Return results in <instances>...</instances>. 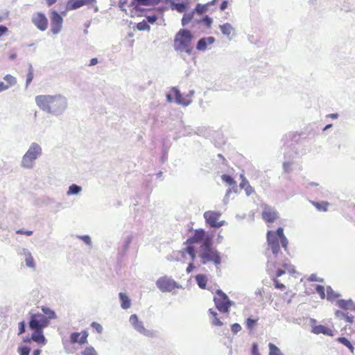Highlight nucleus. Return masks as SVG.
<instances>
[{
    "label": "nucleus",
    "mask_w": 355,
    "mask_h": 355,
    "mask_svg": "<svg viewBox=\"0 0 355 355\" xmlns=\"http://www.w3.org/2000/svg\"><path fill=\"white\" fill-rule=\"evenodd\" d=\"M202 242L200 246L198 256L202 264H206L209 262L213 263L217 266L221 263V257L220 252L212 248V236L207 234L206 232L201 228L194 230L193 234L189 237L185 242L186 247L181 250V253L189 254L191 261H194L196 258V248L195 244Z\"/></svg>",
    "instance_id": "obj_1"
},
{
    "label": "nucleus",
    "mask_w": 355,
    "mask_h": 355,
    "mask_svg": "<svg viewBox=\"0 0 355 355\" xmlns=\"http://www.w3.org/2000/svg\"><path fill=\"white\" fill-rule=\"evenodd\" d=\"M49 325V321L44 314L40 313L31 314L28 327L33 332L31 337H26L24 339V343H30L31 340L40 346H44L46 343V339L44 335L43 329Z\"/></svg>",
    "instance_id": "obj_2"
},
{
    "label": "nucleus",
    "mask_w": 355,
    "mask_h": 355,
    "mask_svg": "<svg viewBox=\"0 0 355 355\" xmlns=\"http://www.w3.org/2000/svg\"><path fill=\"white\" fill-rule=\"evenodd\" d=\"M37 105L43 111L58 114L67 107L66 99L60 95H39L35 97Z\"/></svg>",
    "instance_id": "obj_3"
},
{
    "label": "nucleus",
    "mask_w": 355,
    "mask_h": 355,
    "mask_svg": "<svg viewBox=\"0 0 355 355\" xmlns=\"http://www.w3.org/2000/svg\"><path fill=\"white\" fill-rule=\"evenodd\" d=\"M267 243L274 255L277 256L280 251L279 243L282 248L287 251L288 239L284 234L282 227H279L276 231L269 230L266 234Z\"/></svg>",
    "instance_id": "obj_4"
},
{
    "label": "nucleus",
    "mask_w": 355,
    "mask_h": 355,
    "mask_svg": "<svg viewBox=\"0 0 355 355\" xmlns=\"http://www.w3.org/2000/svg\"><path fill=\"white\" fill-rule=\"evenodd\" d=\"M193 35L190 31L180 29L176 34L174 40V47L176 50L184 51L188 54L191 53Z\"/></svg>",
    "instance_id": "obj_5"
},
{
    "label": "nucleus",
    "mask_w": 355,
    "mask_h": 355,
    "mask_svg": "<svg viewBox=\"0 0 355 355\" xmlns=\"http://www.w3.org/2000/svg\"><path fill=\"white\" fill-rule=\"evenodd\" d=\"M42 148L36 143H33L23 156L21 166L24 168H32L34 161L41 154Z\"/></svg>",
    "instance_id": "obj_6"
},
{
    "label": "nucleus",
    "mask_w": 355,
    "mask_h": 355,
    "mask_svg": "<svg viewBox=\"0 0 355 355\" xmlns=\"http://www.w3.org/2000/svg\"><path fill=\"white\" fill-rule=\"evenodd\" d=\"M156 286L163 293L173 292L182 287L179 283L167 275L158 278L156 281Z\"/></svg>",
    "instance_id": "obj_7"
},
{
    "label": "nucleus",
    "mask_w": 355,
    "mask_h": 355,
    "mask_svg": "<svg viewBox=\"0 0 355 355\" xmlns=\"http://www.w3.org/2000/svg\"><path fill=\"white\" fill-rule=\"evenodd\" d=\"M214 302L217 309L222 313L229 312L230 308L232 304L228 296L221 290L216 291L214 297Z\"/></svg>",
    "instance_id": "obj_8"
},
{
    "label": "nucleus",
    "mask_w": 355,
    "mask_h": 355,
    "mask_svg": "<svg viewBox=\"0 0 355 355\" xmlns=\"http://www.w3.org/2000/svg\"><path fill=\"white\" fill-rule=\"evenodd\" d=\"M167 101L171 103L173 98L178 104L187 106L191 103V96L189 95L183 96L176 87H173L170 93L166 95Z\"/></svg>",
    "instance_id": "obj_9"
},
{
    "label": "nucleus",
    "mask_w": 355,
    "mask_h": 355,
    "mask_svg": "<svg viewBox=\"0 0 355 355\" xmlns=\"http://www.w3.org/2000/svg\"><path fill=\"white\" fill-rule=\"evenodd\" d=\"M220 216V212L215 211H207L203 214L206 223L211 227H220L225 224L224 220L219 221Z\"/></svg>",
    "instance_id": "obj_10"
},
{
    "label": "nucleus",
    "mask_w": 355,
    "mask_h": 355,
    "mask_svg": "<svg viewBox=\"0 0 355 355\" xmlns=\"http://www.w3.org/2000/svg\"><path fill=\"white\" fill-rule=\"evenodd\" d=\"M32 22L42 31H45L48 27V19L42 12L35 14L32 17Z\"/></svg>",
    "instance_id": "obj_11"
},
{
    "label": "nucleus",
    "mask_w": 355,
    "mask_h": 355,
    "mask_svg": "<svg viewBox=\"0 0 355 355\" xmlns=\"http://www.w3.org/2000/svg\"><path fill=\"white\" fill-rule=\"evenodd\" d=\"M51 31L53 34L58 33L62 26L63 19L56 11H52L51 13Z\"/></svg>",
    "instance_id": "obj_12"
},
{
    "label": "nucleus",
    "mask_w": 355,
    "mask_h": 355,
    "mask_svg": "<svg viewBox=\"0 0 355 355\" xmlns=\"http://www.w3.org/2000/svg\"><path fill=\"white\" fill-rule=\"evenodd\" d=\"M278 218L277 211L268 206H265L262 211V218L266 223H273Z\"/></svg>",
    "instance_id": "obj_13"
},
{
    "label": "nucleus",
    "mask_w": 355,
    "mask_h": 355,
    "mask_svg": "<svg viewBox=\"0 0 355 355\" xmlns=\"http://www.w3.org/2000/svg\"><path fill=\"white\" fill-rule=\"evenodd\" d=\"M88 333L83 331L81 333L74 332L70 336V340L72 344L78 343L84 345L87 343Z\"/></svg>",
    "instance_id": "obj_14"
},
{
    "label": "nucleus",
    "mask_w": 355,
    "mask_h": 355,
    "mask_svg": "<svg viewBox=\"0 0 355 355\" xmlns=\"http://www.w3.org/2000/svg\"><path fill=\"white\" fill-rule=\"evenodd\" d=\"M311 332L314 334H324L325 336H333L334 331L332 329L324 325L318 324L312 327Z\"/></svg>",
    "instance_id": "obj_15"
},
{
    "label": "nucleus",
    "mask_w": 355,
    "mask_h": 355,
    "mask_svg": "<svg viewBox=\"0 0 355 355\" xmlns=\"http://www.w3.org/2000/svg\"><path fill=\"white\" fill-rule=\"evenodd\" d=\"M96 0H71L67 3V8L70 10H76L83 6L92 3Z\"/></svg>",
    "instance_id": "obj_16"
},
{
    "label": "nucleus",
    "mask_w": 355,
    "mask_h": 355,
    "mask_svg": "<svg viewBox=\"0 0 355 355\" xmlns=\"http://www.w3.org/2000/svg\"><path fill=\"white\" fill-rule=\"evenodd\" d=\"M241 182L240 183V187L245 190L246 195L249 196L252 195V193H254L255 192L254 189L250 184L249 182L245 178L243 174L241 175Z\"/></svg>",
    "instance_id": "obj_17"
},
{
    "label": "nucleus",
    "mask_w": 355,
    "mask_h": 355,
    "mask_svg": "<svg viewBox=\"0 0 355 355\" xmlns=\"http://www.w3.org/2000/svg\"><path fill=\"white\" fill-rule=\"evenodd\" d=\"M215 39L213 37H208L200 39L196 46V48L199 51L206 50L208 45L211 44L214 42Z\"/></svg>",
    "instance_id": "obj_18"
},
{
    "label": "nucleus",
    "mask_w": 355,
    "mask_h": 355,
    "mask_svg": "<svg viewBox=\"0 0 355 355\" xmlns=\"http://www.w3.org/2000/svg\"><path fill=\"white\" fill-rule=\"evenodd\" d=\"M282 267L284 268V269H278L276 272V275L274 278L277 279V277L283 275L286 272H288L289 273H295V272L294 266L291 264L285 263L282 265Z\"/></svg>",
    "instance_id": "obj_19"
},
{
    "label": "nucleus",
    "mask_w": 355,
    "mask_h": 355,
    "mask_svg": "<svg viewBox=\"0 0 355 355\" xmlns=\"http://www.w3.org/2000/svg\"><path fill=\"white\" fill-rule=\"evenodd\" d=\"M134 327L139 332H140L141 334H142L146 336L153 337L155 336V334L153 331H149V330H147L146 329H145L142 322L140 321L136 325H135Z\"/></svg>",
    "instance_id": "obj_20"
},
{
    "label": "nucleus",
    "mask_w": 355,
    "mask_h": 355,
    "mask_svg": "<svg viewBox=\"0 0 355 355\" xmlns=\"http://www.w3.org/2000/svg\"><path fill=\"white\" fill-rule=\"evenodd\" d=\"M220 29L223 34L227 35V37H230L234 34V28L229 23H226L220 26Z\"/></svg>",
    "instance_id": "obj_21"
},
{
    "label": "nucleus",
    "mask_w": 355,
    "mask_h": 355,
    "mask_svg": "<svg viewBox=\"0 0 355 355\" xmlns=\"http://www.w3.org/2000/svg\"><path fill=\"white\" fill-rule=\"evenodd\" d=\"M196 280L200 288L205 289L207 283V278L206 275L200 274L196 276Z\"/></svg>",
    "instance_id": "obj_22"
},
{
    "label": "nucleus",
    "mask_w": 355,
    "mask_h": 355,
    "mask_svg": "<svg viewBox=\"0 0 355 355\" xmlns=\"http://www.w3.org/2000/svg\"><path fill=\"white\" fill-rule=\"evenodd\" d=\"M119 295L121 300V307L124 309L129 308L130 306V301L128 297L123 293H120Z\"/></svg>",
    "instance_id": "obj_23"
},
{
    "label": "nucleus",
    "mask_w": 355,
    "mask_h": 355,
    "mask_svg": "<svg viewBox=\"0 0 355 355\" xmlns=\"http://www.w3.org/2000/svg\"><path fill=\"white\" fill-rule=\"evenodd\" d=\"M214 0L211 1V2L209 3H207L206 4H197L196 6V12L200 14V15H202L203 14L204 12H205L207 9H208V7L212 4L214 3Z\"/></svg>",
    "instance_id": "obj_24"
},
{
    "label": "nucleus",
    "mask_w": 355,
    "mask_h": 355,
    "mask_svg": "<svg viewBox=\"0 0 355 355\" xmlns=\"http://www.w3.org/2000/svg\"><path fill=\"white\" fill-rule=\"evenodd\" d=\"M313 205L318 210L322 211H327L329 205V202L326 201L312 202Z\"/></svg>",
    "instance_id": "obj_25"
},
{
    "label": "nucleus",
    "mask_w": 355,
    "mask_h": 355,
    "mask_svg": "<svg viewBox=\"0 0 355 355\" xmlns=\"http://www.w3.org/2000/svg\"><path fill=\"white\" fill-rule=\"evenodd\" d=\"M222 180L227 184L232 186V188H236V182L229 175L224 174L221 176Z\"/></svg>",
    "instance_id": "obj_26"
},
{
    "label": "nucleus",
    "mask_w": 355,
    "mask_h": 355,
    "mask_svg": "<svg viewBox=\"0 0 355 355\" xmlns=\"http://www.w3.org/2000/svg\"><path fill=\"white\" fill-rule=\"evenodd\" d=\"M338 343L343 344V345H345V347H347L350 351L351 352H354V347L352 345V344L350 343V341L345 338V337H339L337 338L336 340Z\"/></svg>",
    "instance_id": "obj_27"
},
{
    "label": "nucleus",
    "mask_w": 355,
    "mask_h": 355,
    "mask_svg": "<svg viewBox=\"0 0 355 355\" xmlns=\"http://www.w3.org/2000/svg\"><path fill=\"white\" fill-rule=\"evenodd\" d=\"M42 309L44 313L43 314H44V317L48 319L49 322L51 319H54L56 318V315H55V312L51 310L50 309H49L47 307H43Z\"/></svg>",
    "instance_id": "obj_28"
},
{
    "label": "nucleus",
    "mask_w": 355,
    "mask_h": 355,
    "mask_svg": "<svg viewBox=\"0 0 355 355\" xmlns=\"http://www.w3.org/2000/svg\"><path fill=\"white\" fill-rule=\"evenodd\" d=\"M269 355H284L280 349L273 343L268 344Z\"/></svg>",
    "instance_id": "obj_29"
},
{
    "label": "nucleus",
    "mask_w": 355,
    "mask_h": 355,
    "mask_svg": "<svg viewBox=\"0 0 355 355\" xmlns=\"http://www.w3.org/2000/svg\"><path fill=\"white\" fill-rule=\"evenodd\" d=\"M210 315L213 317L212 324L216 326H222L223 322L220 320V319L217 317V313L213 311L211 309L209 310Z\"/></svg>",
    "instance_id": "obj_30"
},
{
    "label": "nucleus",
    "mask_w": 355,
    "mask_h": 355,
    "mask_svg": "<svg viewBox=\"0 0 355 355\" xmlns=\"http://www.w3.org/2000/svg\"><path fill=\"white\" fill-rule=\"evenodd\" d=\"M26 264L28 267L35 268V261L31 253H27L25 258Z\"/></svg>",
    "instance_id": "obj_31"
},
{
    "label": "nucleus",
    "mask_w": 355,
    "mask_h": 355,
    "mask_svg": "<svg viewBox=\"0 0 355 355\" xmlns=\"http://www.w3.org/2000/svg\"><path fill=\"white\" fill-rule=\"evenodd\" d=\"M3 79L6 81L7 85H9V87L15 85L17 83L16 78L10 74L5 76Z\"/></svg>",
    "instance_id": "obj_32"
},
{
    "label": "nucleus",
    "mask_w": 355,
    "mask_h": 355,
    "mask_svg": "<svg viewBox=\"0 0 355 355\" xmlns=\"http://www.w3.org/2000/svg\"><path fill=\"white\" fill-rule=\"evenodd\" d=\"M81 355H98L96 351L92 346L87 347L82 352Z\"/></svg>",
    "instance_id": "obj_33"
},
{
    "label": "nucleus",
    "mask_w": 355,
    "mask_h": 355,
    "mask_svg": "<svg viewBox=\"0 0 355 355\" xmlns=\"http://www.w3.org/2000/svg\"><path fill=\"white\" fill-rule=\"evenodd\" d=\"M31 348L27 346H21L18 347L17 352L19 355H29Z\"/></svg>",
    "instance_id": "obj_34"
},
{
    "label": "nucleus",
    "mask_w": 355,
    "mask_h": 355,
    "mask_svg": "<svg viewBox=\"0 0 355 355\" xmlns=\"http://www.w3.org/2000/svg\"><path fill=\"white\" fill-rule=\"evenodd\" d=\"M81 190V188L76 185V184H72L69 187L68 194H77Z\"/></svg>",
    "instance_id": "obj_35"
},
{
    "label": "nucleus",
    "mask_w": 355,
    "mask_h": 355,
    "mask_svg": "<svg viewBox=\"0 0 355 355\" xmlns=\"http://www.w3.org/2000/svg\"><path fill=\"white\" fill-rule=\"evenodd\" d=\"M258 319H252V318H248L246 320V322H245V324H246V327L251 330L254 328V327L255 326L257 322Z\"/></svg>",
    "instance_id": "obj_36"
},
{
    "label": "nucleus",
    "mask_w": 355,
    "mask_h": 355,
    "mask_svg": "<svg viewBox=\"0 0 355 355\" xmlns=\"http://www.w3.org/2000/svg\"><path fill=\"white\" fill-rule=\"evenodd\" d=\"M315 291L318 293L322 299L325 297L324 288L322 285H317L315 287Z\"/></svg>",
    "instance_id": "obj_37"
},
{
    "label": "nucleus",
    "mask_w": 355,
    "mask_h": 355,
    "mask_svg": "<svg viewBox=\"0 0 355 355\" xmlns=\"http://www.w3.org/2000/svg\"><path fill=\"white\" fill-rule=\"evenodd\" d=\"M349 304L350 302L344 300H340L338 302V306L344 309H348Z\"/></svg>",
    "instance_id": "obj_38"
},
{
    "label": "nucleus",
    "mask_w": 355,
    "mask_h": 355,
    "mask_svg": "<svg viewBox=\"0 0 355 355\" xmlns=\"http://www.w3.org/2000/svg\"><path fill=\"white\" fill-rule=\"evenodd\" d=\"M91 326L96 330L97 333L101 334L103 332V327L99 323L93 322Z\"/></svg>",
    "instance_id": "obj_39"
},
{
    "label": "nucleus",
    "mask_w": 355,
    "mask_h": 355,
    "mask_svg": "<svg viewBox=\"0 0 355 355\" xmlns=\"http://www.w3.org/2000/svg\"><path fill=\"white\" fill-rule=\"evenodd\" d=\"M336 315L337 317L345 316V320H346L347 322H348L349 323H352L353 322V317L345 315V314L343 312H341V311H337L336 312Z\"/></svg>",
    "instance_id": "obj_40"
},
{
    "label": "nucleus",
    "mask_w": 355,
    "mask_h": 355,
    "mask_svg": "<svg viewBox=\"0 0 355 355\" xmlns=\"http://www.w3.org/2000/svg\"><path fill=\"white\" fill-rule=\"evenodd\" d=\"M231 330L234 334H236L241 330V327L239 324L234 323L232 325Z\"/></svg>",
    "instance_id": "obj_41"
},
{
    "label": "nucleus",
    "mask_w": 355,
    "mask_h": 355,
    "mask_svg": "<svg viewBox=\"0 0 355 355\" xmlns=\"http://www.w3.org/2000/svg\"><path fill=\"white\" fill-rule=\"evenodd\" d=\"M33 79V72L31 68L29 69L26 78V86L28 85Z\"/></svg>",
    "instance_id": "obj_42"
},
{
    "label": "nucleus",
    "mask_w": 355,
    "mask_h": 355,
    "mask_svg": "<svg viewBox=\"0 0 355 355\" xmlns=\"http://www.w3.org/2000/svg\"><path fill=\"white\" fill-rule=\"evenodd\" d=\"M273 282H274V284H275V286L276 288H278V289H280V290H284L285 289V286L280 283L277 278H273Z\"/></svg>",
    "instance_id": "obj_43"
},
{
    "label": "nucleus",
    "mask_w": 355,
    "mask_h": 355,
    "mask_svg": "<svg viewBox=\"0 0 355 355\" xmlns=\"http://www.w3.org/2000/svg\"><path fill=\"white\" fill-rule=\"evenodd\" d=\"M82 241H83L86 244L90 245H91V239L90 237L87 235L80 236H78Z\"/></svg>",
    "instance_id": "obj_44"
},
{
    "label": "nucleus",
    "mask_w": 355,
    "mask_h": 355,
    "mask_svg": "<svg viewBox=\"0 0 355 355\" xmlns=\"http://www.w3.org/2000/svg\"><path fill=\"white\" fill-rule=\"evenodd\" d=\"M130 321L133 326L136 325L139 322L138 317L136 315H132L130 317Z\"/></svg>",
    "instance_id": "obj_45"
},
{
    "label": "nucleus",
    "mask_w": 355,
    "mask_h": 355,
    "mask_svg": "<svg viewBox=\"0 0 355 355\" xmlns=\"http://www.w3.org/2000/svg\"><path fill=\"white\" fill-rule=\"evenodd\" d=\"M25 332V323L24 321L19 323V333L18 334H22Z\"/></svg>",
    "instance_id": "obj_46"
},
{
    "label": "nucleus",
    "mask_w": 355,
    "mask_h": 355,
    "mask_svg": "<svg viewBox=\"0 0 355 355\" xmlns=\"http://www.w3.org/2000/svg\"><path fill=\"white\" fill-rule=\"evenodd\" d=\"M146 27L149 28V26L147 25V24L144 21L138 23L137 25V28L140 31L144 30Z\"/></svg>",
    "instance_id": "obj_47"
},
{
    "label": "nucleus",
    "mask_w": 355,
    "mask_h": 355,
    "mask_svg": "<svg viewBox=\"0 0 355 355\" xmlns=\"http://www.w3.org/2000/svg\"><path fill=\"white\" fill-rule=\"evenodd\" d=\"M8 31V29L6 26L0 25V37L6 34Z\"/></svg>",
    "instance_id": "obj_48"
},
{
    "label": "nucleus",
    "mask_w": 355,
    "mask_h": 355,
    "mask_svg": "<svg viewBox=\"0 0 355 355\" xmlns=\"http://www.w3.org/2000/svg\"><path fill=\"white\" fill-rule=\"evenodd\" d=\"M252 355H261L259 352L258 346L255 343L252 345Z\"/></svg>",
    "instance_id": "obj_49"
},
{
    "label": "nucleus",
    "mask_w": 355,
    "mask_h": 355,
    "mask_svg": "<svg viewBox=\"0 0 355 355\" xmlns=\"http://www.w3.org/2000/svg\"><path fill=\"white\" fill-rule=\"evenodd\" d=\"M16 233L17 234H25L27 236H31V235H32L33 232L32 231H23V230H17L16 232Z\"/></svg>",
    "instance_id": "obj_50"
},
{
    "label": "nucleus",
    "mask_w": 355,
    "mask_h": 355,
    "mask_svg": "<svg viewBox=\"0 0 355 355\" xmlns=\"http://www.w3.org/2000/svg\"><path fill=\"white\" fill-rule=\"evenodd\" d=\"M291 164L290 162H284L283 164L284 170L287 173L289 172L291 169Z\"/></svg>",
    "instance_id": "obj_51"
},
{
    "label": "nucleus",
    "mask_w": 355,
    "mask_h": 355,
    "mask_svg": "<svg viewBox=\"0 0 355 355\" xmlns=\"http://www.w3.org/2000/svg\"><path fill=\"white\" fill-rule=\"evenodd\" d=\"M193 261H192L191 263H190L187 268V273H190L191 272H192V270L195 268V266L193 265Z\"/></svg>",
    "instance_id": "obj_52"
},
{
    "label": "nucleus",
    "mask_w": 355,
    "mask_h": 355,
    "mask_svg": "<svg viewBox=\"0 0 355 355\" xmlns=\"http://www.w3.org/2000/svg\"><path fill=\"white\" fill-rule=\"evenodd\" d=\"M228 6V1H223L222 3L220 4V10H225Z\"/></svg>",
    "instance_id": "obj_53"
},
{
    "label": "nucleus",
    "mask_w": 355,
    "mask_h": 355,
    "mask_svg": "<svg viewBox=\"0 0 355 355\" xmlns=\"http://www.w3.org/2000/svg\"><path fill=\"white\" fill-rule=\"evenodd\" d=\"M9 88V85H5L3 83L0 82V92Z\"/></svg>",
    "instance_id": "obj_54"
},
{
    "label": "nucleus",
    "mask_w": 355,
    "mask_h": 355,
    "mask_svg": "<svg viewBox=\"0 0 355 355\" xmlns=\"http://www.w3.org/2000/svg\"><path fill=\"white\" fill-rule=\"evenodd\" d=\"M97 63H98V59L96 58H94L91 59L89 65L90 66L95 65Z\"/></svg>",
    "instance_id": "obj_55"
},
{
    "label": "nucleus",
    "mask_w": 355,
    "mask_h": 355,
    "mask_svg": "<svg viewBox=\"0 0 355 355\" xmlns=\"http://www.w3.org/2000/svg\"><path fill=\"white\" fill-rule=\"evenodd\" d=\"M45 1L48 6H51L54 4L57 0H45Z\"/></svg>",
    "instance_id": "obj_56"
},
{
    "label": "nucleus",
    "mask_w": 355,
    "mask_h": 355,
    "mask_svg": "<svg viewBox=\"0 0 355 355\" xmlns=\"http://www.w3.org/2000/svg\"><path fill=\"white\" fill-rule=\"evenodd\" d=\"M148 21L150 22V23H153L156 21L157 19V17L155 16H153V17H148Z\"/></svg>",
    "instance_id": "obj_57"
},
{
    "label": "nucleus",
    "mask_w": 355,
    "mask_h": 355,
    "mask_svg": "<svg viewBox=\"0 0 355 355\" xmlns=\"http://www.w3.org/2000/svg\"><path fill=\"white\" fill-rule=\"evenodd\" d=\"M41 353V350L40 349H37L33 351V355H40Z\"/></svg>",
    "instance_id": "obj_58"
},
{
    "label": "nucleus",
    "mask_w": 355,
    "mask_h": 355,
    "mask_svg": "<svg viewBox=\"0 0 355 355\" xmlns=\"http://www.w3.org/2000/svg\"><path fill=\"white\" fill-rule=\"evenodd\" d=\"M329 116L333 119H336L338 117V114H331Z\"/></svg>",
    "instance_id": "obj_59"
},
{
    "label": "nucleus",
    "mask_w": 355,
    "mask_h": 355,
    "mask_svg": "<svg viewBox=\"0 0 355 355\" xmlns=\"http://www.w3.org/2000/svg\"><path fill=\"white\" fill-rule=\"evenodd\" d=\"M331 125H332L331 124L327 125L324 128V129H323V130H327V129L330 128L331 127Z\"/></svg>",
    "instance_id": "obj_60"
},
{
    "label": "nucleus",
    "mask_w": 355,
    "mask_h": 355,
    "mask_svg": "<svg viewBox=\"0 0 355 355\" xmlns=\"http://www.w3.org/2000/svg\"><path fill=\"white\" fill-rule=\"evenodd\" d=\"M205 20H206L207 21H208L209 23H211V19L210 18L207 17L205 18Z\"/></svg>",
    "instance_id": "obj_61"
},
{
    "label": "nucleus",
    "mask_w": 355,
    "mask_h": 355,
    "mask_svg": "<svg viewBox=\"0 0 355 355\" xmlns=\"http://www.w3.org/2000/svg\"><path fill=\"white\" fill-rule=\"evenodd\" d=\"M186 22H187V21H186V20H185V18H184V17H183V19H182V24H183V25H184V24H186Z\"/></svg>",
    "instance_id": "obj_62"
},
{
    "label": "nucleus",
    "mask_w": 355,
    "mask_h": 355,
    "mask_svg": "<svg viewBox=\"0 0 355 355\" xmlns=\"http://www.w3.org/2000/svg\"><path fill=\"white\" fill-rule=\"evenodd\" d=\"M3 20L2 16L0 15V22Z\"/></svg>",
    "instance_id": "obj_63"
},
{
    "label": "nucleus",
    "mask_w": 355,
    "mask_h": 355,
    "mask_svg": "<svg viewBox=\"0 0 355 355\" xmlns=\"http://www.w3.org/2000/svg\"><path fill=\"white\" fill-rule=\"evenodd\" d=\"M15 55H12V56H11V58H12V59H13V58H15Z\"/></svg>",
    "instance_id": "obj_64"
}]
</instances>
